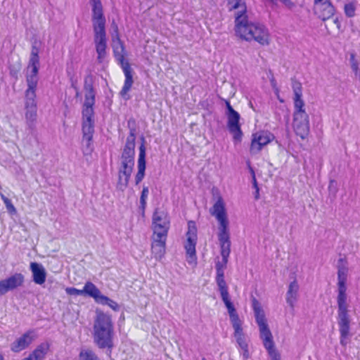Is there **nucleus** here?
I'll list each match as a JSON object with an SVG mask.
<instances>
[{
    "label": "nucleus",
    "mask_w": 360,
    "mask_h": 360,
    "mask_svg": "<svg viewBox=\"0 0 360 360\" xmlns=\"http://www.w3.org/2000/svg\"><path fill=\"white\" fill-rule=\"evenodd\" d=\"M347 269L344 266L338 265V323L340 331V342L343 346L347 344V339L350 333V318L347 304L346 295V281Z\"/></svg>",
    "instance_id": "f257e3e1"
},
{
    "label": "nucleus",
    "mask_w": 360,
    "mask_h": 360,
    "mask_svg": "<svg viewBox=\"0 0 360 360\" xmlns=\"http://www.w3.org/2000/svg\"><path fill=\"white\" fill-rule=\"evenodd\" d=\"M91 7V21L97 60L102 63L107 56L106 19L101 0H89Z\"/></svg>",
    "instance_id": "f03ea898"
},
{
    "label": "nucleus",
    "mask_w": 360,
    "mask_h": 360,
    "mask_svg": "<svg viewBox=\"0 0 360 360\" xmlns=\"http://www.w3.org/2000/svg\"><path fill=\"white\" fill-rule=\"evenodd\" d=\"M94 323L93 338L99 349H107L109 354L114 347V326L110 315L96 310Z\"/></svg>",
    "instance_id": "7ed1b4c3"
},
{
    "label": "nucleus",
    "mask_w": 360,
    "mask_h": 360,
    "mask_svg": "<svg viewBox=\"0 0 360 360\" xmlns=\"http://www.w3.org/2000/svg\"><path fill=\"white\" fill-rule=\"evenodd\" d=\"M236 37L242 40L257 42L262 46L270 44V34L265 25L249 20L248 16L234 25Z\"/></svg>",
    "instance_id": "20e7f679"
},
{
    "label": "nucleus",
    "mask_w": 360,
    "mask_h": 360,
    "mask_svg": "<svg viewBox=\"0 0 360 360\" xmlns=\"http://www.w3.org/2000/svg\"><path fill=\"white\" fill-rule=\"evenodd\" d=\"M252 309L256 323L259 327V337L270 359L281 360V354L275 348L273 335L268 326L264 311L256 299L252 300Z\"/></svg>",
    "instance_id": "39448f33"
},
{
    "label": "nucleus",
    "mask_w": 360,
    "mask_h": 360,
    "mask_svg": "<svg viewBox=\"0 0 360 360\" xmlns=\"http://www.w3.org/2000/svg\"><path fill=\"white\" fill-rule=\"evenodd\" d=\"M38 74L27 73V89L25 91V117L26 124L30 129H33L37 117V88Z\"/></svg>",
    "instance_id": "423d86ee"
},
{
    "label": "nucleus",
    "mask_w": 360,
    "mask_h": 360,
    "mask_svg": "<svg viewBox=\"0 0 360 360\" xmlns=\"http://www.w3.org/2000/svg\"><path fill=\"white\" fill-rule=\"evenodd\" d=\"M228 262V258L226 260H223L221 262H218L216 264V283L217 284L219 290L221 294V299L227 308L229 315L230 318L238 316V314L236 310L231 302L229 293L228 291V286L224 280V270L226 268V264Z\"/></svg>",
    "instance_id": "0eeeda50"
},
{
    "label": "nucleus",
    "mask_w": 360,
    "mask_h": 360,
    "mask_svg": "<svg viewBox=\"0 0 360 360\" xmlns=\"http://www.w3.org/2000/svg\"><path fill=\"white\" fill-rule=\"evenodd\" d=\"M113 54L118 64L121 66L125 77L124 83L120 94L124 98L127 100L129 97L127 96L134 83L133 70L129 62L125 60V47H116V49L113 50Z\"/></svg>",
    "instance_id": "6e6552de"
},
{
    "label": "nucleus",
    "mask_w": 360,
    "mask_h": 360,
    "mask_svg": "<svg viewBox=\"0 0 360 360\" xmlns=\"http://www.w3.org/2000/svg\"><path fill=\"white\" fill-rule=\"evenodd\" d=\"M227 118V128L229 131L233 135V139L235 143H239L242 140L243 131L241 130L240 114L236 111L231 106L229 101H226V112Z\"/></svg>",
    "instance_id": "1a4fd4ad"
},
{
    "label": "nucleus",
    "mask_w": 360,
    "mask_h": 360,
    "mask_svg": "<svg viewBox=\"0 0 360 360\" xmlns=\"http://www.w3.org/2000/svg\"><path fill=\"white\" fill-rule=\"evenodd\" d=\"M197 240V227L195 223L193 221H189L188 222L186 241L184 244V248L187 256V262L189 264H196L197 257L195 246Z\"/></svg>",
    "instance_id": "9d476101"
},
{
    "label": "nucleus",
    "mask_w": 360,
    "mask_h": 360,
    "mask_svg": "<svg viewBox=\"0 0 360 360\" xmlns=\"http://www.w3.org/2000/svg\"><path fill=\"white\" fill-rule=\"evenodd\" d=\"M233 328L234 330L233 336L236 338L238 347L240 349V354L243 356V360H248L250 358L248 344L245 339V333L242 328V321L239 316L230 318Z\"/></svg>",
    "instance_id": "9b49d317"
},
{
    "label": "nucleus",
    "mask_w": 360,
    "mask_h": 360,
    "mask_svg": "<svg viewBox=\"0 0 360 360\" xmlns=\"http://www.w3.org/2000/svg\"><path fill=\"white\" fill-rule=\"evenodd\" d=\"M131 120L128 122L129 134L127 138L125 145L122 152L121 164L134 165L136 129L130 126Z\"/></svg>",
    "instance_id": "f8f14e48"
},
{
    "label": "nucleus",
    "mask_w": 360,
    "mask_h": 360,
    "mask_svg": "<svg viewBox=\"0 0 360 360\" xmlns=\"http://www.w3.org/2000/svg\"><path fill=\"white\" fill-rule=\"evenodd\" d=\"M153 234H164L167 236L170 222L169 217L164 211L155 210L153 214Z\"/></svg>",
    "instance_id": "ddd939ff"
},
{
    "label": "nucleus",
    "mask_w": 360,
    "mask_h": 360,
    "mask_svg": "<svg viewBox=\"0 0 360 360\" xmlns=\"http://www.w3.org/2000/svg\"><path fill=\"white\" fill-rule=\"evenodd\" d=\"M292 127L297 136L302 140L309 134V117L308 114L293 115Z\"/></svg>",
    "instance_id": "4468645a"
},
{
    "label": "nucleus",
    "mask_w": 360,
    "mask_h": 360,
    "mask_svg": "<svg viewBox=\"0 0 360 360\" xmlns=\"http://www.w3.org/2000/svg\"><path fill=\"white\" fill-rule=\"evenodd\" d=\"M314 11L325 21L334 15L335 9L330 0H314Z\"/></svg>",
    "instance_id": "2eb2a0df"
},
{
    "label": "nucleus",
    "mask_w": 360,
    "mask_h": 360,
    "mask_svg": "<svg viewBox=\"0 0 360 360\" xmlns=\"http://www.w3.org/2000/svg\"><path fill=\"white\" fill-rule=\"evenodd\" d=\"M25 281L24 276L20 273H15L12 276L0 281V296L9 291L22 286Z\"/></svg>",
    "instance_id": "dca6fc26"
},
{
    "label": "nucleus",
    "mask_w": 360,
    "mask_h": 360,
    "mask_svg": "<svg viewBox=\"0 0 360 360\" xmlns=\"http://www.w3.org/2000/svg\"><path fill=\"white\" fill-rule=\"evenodd\" d=\"M226 7L229 12H234V25L248 16L245 0H226Z\"/></svg>",
    "instance_id": "f3484780"
},
{
    "label": "nucleus",
    "mask_w": 360,
    "mask_h": 360,
    "mask_svg": "<svg viewBox=\"0 0 360 360\" xmlns=\"http://www.w3.org/2000/svg\"><path fill=\"white\" fill-rule=\"evenodd\" d=\"M274 139V134L267 131L254 134L251 141L250 152L252 153H259L263 146L269 143Z\"/></svg>",
    "instance_id": "a211bd4d"
},
{
    "label": "nucleus",
    "mask_w": 360,
    "mask_h": 360,
    "mask_svg": "<svg viewBox=\"0 0 360 360\" xmlns=\"http://www.w3.org/2000/svg\"><path fill=\"white\" fill-rule=\"evenodd\" d=\"M167 236L164 234H153L151 252L157 260H160L165 254L166 240Z\"/></svg>",
    "instance_id": "6ab92c4d"
},
{
    "label": "nucleus",
    "mask_w": 360,
    "mask_h": 360,
    "mask_svg": "<svg viewBox=\"0 0 360 360\" xmlns=\"http://www.w3.org/2000/svg\"><path fill=\"white\" fill-rule=\"evenodd\" d=\"M210 214L215 217L219 224H229L225 208V203L222 197L219 196L217 201L210 209Z\"/></svg>",
    "instance_id": "aec40b11"
},
{
    "label": "nucleus",
    "mask_w": 360,
    "mask_h": 360,
    "mask_svg": "<svg viewBox=\"0 0 360 360\" xmlns=\"http://www.w3.org/2000/svg\"><path fill=\"white\" fill-rule=\"evenodd\" d=\"M96 285L92 282L87 281L82 290L73 287H68L65 288V292L70 295H84L93 298L96 296Z\"/></svg>",
    "instance_id": "412c9836"
},
{
    "label": "nucleus",
    "mask_w": 360,
    "mask_h": 360,
    "mask_svg": "<svg viewBox=\"0 0 360 360\" xmlns=\"http://www.w3.org/2000/svg\"><path fill=\"white\" fill-rule=\"evenodd\" d=\"M146 170V147L144 146V139L143 143L139 146V154L138 159V172L135 176V184L138 185L144 178Z\"/></svg>",
    "instance_id": "4be33fe9"
},
{
    "label": "nucleus",
    "mask_w": 360,
    "mask_h": 360,
    "mask_svg": "<svg viewBox=\"0 0 360 360\" xmlns=\"http://www.w3.org/2000/svg\"><path fill=\"white\" fill-rule=\"evenodd\" d=\"M32 333L33 331L32 330H29L24 333L21 337L12 343L11 349L13 352H20V351L26 349L34 340L32 336Z\"/></svg>",
    "instance_id": "5701e85b"
},
{
    "label": "nucleus",
    "mask_w": 360,
    "mask_h": 360,
    "mask_svg": "<svg viewBox=\"0 0 360 360\" xmlns=\"http://www.w3.org/2000/svg\"><path fill=\"white\" fill-rule=\"evenodd\" d=\"M30 270L32 273L33 281L36 284L42 285L45 283L46 272L42 264L37 262H31Z\"/></svg>",
    "instance_id": "b1692460"
},
{
    "label": "nucleus",
    "mask_w": 360,
    "mask_h": 360,
    "mask_svg": "<svg viewBox=\"0 0 360 360\" xmlns=\"http://www.w3.org/2000/svg\"><path fill=\"white\" fill-rule=\"evenodd\" d=\"M134 165L121 164L118 170V184L127 187Z\"/></svg>",
    "instance_id": "393cba45"
},
{
    "label": "nucleus",
    "mask_w": 360,
    "mask_h": 360,
    "mask_svg": "<svg viewBox=\"0 0 360 360\" xmlns=\"http://www.w3.org/2000/svg\"><path fill=\"white\" fill-rule=\"evenodd\" d=\"M299 288V285L295 279L293 281L290 283L286 292V302L292 309H294L295 304L298 299Z\"/></svg>",
    "instance_id": "a878e982"
},
{
    "label": "nucleus",
    "mask_w": 360,
    "mask_h": 360,
    "mask_svg": "<svg viewBox=\"0 0 360 360\" xmlns=\"http://www.w3.org/2000/svg\"><path fill=\"white\" fill-rule=\"evenodd\" d=\"M39 49L35 45L33 44L32 46L31 55L28 64V69H31L29 73L38 74L39 69Z\"/></svg>",
    "instance_id": "bb28decb"
},
{
    "label": "nucleus",
    "mask_w": 360,
    "mask_h": 360,
    "mask_svg": "<svg viewBox=\"0 0 360 360\" xmlns=\"http://www.w3.org/2000/svg\"><path fill=\"white\" fill-rule=\"evenodd\" d=\"M95 300V302L98 304H102V305H108L109 307H110L114 311H118L119 310V305L118 304L115 302L114 300L110 299L108 297L102 295L100 290L96 288V297H93Z\"/></svg>",
    "instance_id": "cd10ccee"
},
{
    "label": "nucleus",
    "mask_w": 360,
    "mask_h": 360,
    "mask_svg": "<svg viewBox=\"0 0 360 360\" xmlns=\"http://www.w3.org/2000/svg\"><path fill=\"white\" fill-rule=\"evenodd\" d=\"M218 239L219 244L231 243L229 224H219Z\"/></svg>",
    "instance_id": "c85d7f7f"
},
{
    "label": "nucleus",
    "mask_w": 360,
    "mask_h": 360,
    "mask_svg": "<svg viewBox=\"0 0 360 360\" xmlns=\"http://www.w3.org/2000/svg\"><path fill=\"white\" fill-rule=\"evenodd\" d=\"M94 104L95 103H84L82 108V118L84 122H94Z\"/></svg>",
    "instance_id": "c756f323"
},
{
    "label": "nucleus",
    "mask_w": 360,
    "mask_h": 360,
    "mask_svg": "<svg viewBox=\"0 0 360 360\" xmlns=\"http://www.w3.org/2000/svg\"><path fill=\"white\" fill-rule=\"evenodd\" d=\"M48 351V346L41 344L29 355L32 360H42Z\"/></svg>",
    "instance_id": "7c9ffc66"
},
{
    "label": "nucleus",
    "mask_w": 360,
    "mask_h": 360,
    "mask_svg": "<svg viewBox=\"0 0 360 360\" xmlns=\"http://www.w3.org/2000/svg\"><path fill=\"white\" fill-rule=\"evenodd\" d=\"M78 360H101L98 356L91 349H82L78 356Z\"/></svg>",
    "instance_id": "2f4dec72"
},
{
    "label": "nucleus",
    "mask_w": 360,
    "mask_h": 360,
    "mask_svg": "<svg viewBox=\"0 0 360 360\" xmlns=\"http://www.w3.org/2000/svg\"><path fill=\"white\" fill-rule=\"evenodd\" d=\"M302 96L294 97V111L293 115L307 114L304 109V101L302 98Z\"/></svg>",
    "instance_id": "473e14b6"
},
{
    "label": "nucleus",
    "mask_w": 360,
    "mask_h": 360,
    "mask_svg": "<svg viewBox=\"0 0 360 360\" xmlns=\"http://www.w3.org/2000/svg\"><path fill=\"white\" fill-rule=\"evenodd\" d=\"M94 133V122L82 121V138H93Z\"/></svg>",
    "instance_id": "72a5a7b5"
},
{
    "label": "nucleus",
    "mask_w": 360,
    "mask_h": 360,
    "mask_svg": "<svg viewBox=\"0 0 360 360\" xmlns=\"http://www.w3.org/2000/svg\"><path fill=\"white\" fill-rule=\"evenodd\" d=\"M149 194V189L148 186H143L141 196H140V205H139V210L141 212V214L143 216L145 213V210L146 207V200L148 198Z\"/></svg>",
    "instance_id": "f704fd0d"
},
{
    "label": "nucleus",
    "mask_w": 360,
    "mask_h": 360,
    "mask_svg": "<svg viewBox=\"0 0 360 360\" xmlns=\"http://www.w3.org/2000/svg\"><path fill=\"white\" fill-rule=\"evenodd\" d=\"M93 138H82V152L84 155H90L93 150Z\"/></svg>",
    "instance_id": "c9c22d12"
},
{
    "label": "nucleus",
    "mask_w": 360,
    "mask_h": 360,
    "mask_svg": "<svg viewBox=\"0 0 360 360\" xmlns=\"http://www.w3.org/2000/svg\"><path fill=\"white\" fill-rule=\"evenodd\" d=\"M112 46L113 50L115 49H116V47H117V48L124 47V43L122 42V41L121 40V39L120 37L119 32H118V28L117 26H116V29L115 30V34L112 35Z\"/></svg>",
    "instance_id": "e433bc0d"
},
{
    "label": "nucleus",
    "mask_w": 360,
    "mask_h": 360,
    "mask_svg": "<svg viewBox=\"0 0 360 360\" xmlns=\"http://www.w3.org/2000/svg\"><path fill=\"white\" fill-rule=\"evenodd\" d=\"M292 88L294 93V97L302 96V86L300 82L292 79Z\"/></svg>",
    "instance_id": "4c0bfd02"
},
{
    "label": "nucleus",
    "mask_w": 360,
    "mask_h": 360,
    "mask_svg": "<svg viewBox=\"0 0 360 360\" xmlns=\"http://www.w3.org/2000/svg\"><path fill=\"white\" fill-rule=\"evenodd\" d=\"M221 248V255L223 258V260H226V258H229L230 252H231V243L220 244Z\"/></svg>",
    "instance_id": "58836bf2"
},
{
    "label": "nucleus",
    "mask_w": 360,
    "mask_h": 360,
    "mask_svg": "<svg viewBox=\"0 0 360 360\" xmlns=\"http://www.w3.org/2000/svg\"><path fill=\"white\" fill-rule=\"evenodd\" d=\"M344 11L345 15L349 17L352 18L354 17L355 15V11H356V5L354 3H348L345 5Z\"/></svg>",
    "instance_id": "ea45409f"
},
{
    "label": "nucleus",
    "mask_w": 360,
    "mask_h": 360,
    "mask_svg": "<svg viewBox=\"0 0 360 360\" xmlns=\"http://www.w3.org/2000/svg\"><path fill=\"white\" fill-rule=\"evenodd\" d=\"M93 77L91 75H87L86 77H85L84 82V91H94V88L93 86Z\"/></svg>",
    "instance_id": "a19ab883"
},
{
    "label": "nucleus",
    "mask_w": 360,
    "mask_h": 360,
    "mask_svg": "<svg viewBox=\"0 0 360 360\" xmlns=\"http://www.w3.org/2000/svg\"><path fill=\"white\" fill-rule=\"evenodd\" d=\"M0 197L3 202H4L6 209L10 212H15L16 210L13 203L11 202V200L8 199L7 197H6L2 193L0 194Z\"/></svg>",
    "instance_id": "79ce46f5"
},
{
    "label": "nucleus",
    "mask_w": 360,
    "mask_h": 360,
    "mask_svg": "<svg viewBox=\"0 0 360 360\" xmlns=\"http://www.w3.org/2000/svg\"><path fill=\"white\" fill-rule=\"evenodd\" d=\"M84 97L85 100L84 103H95V90L91 91H85Z\"/></svg>",
    "instance_id": "37998d69"
},
{
    "label": "nucleus",
    "mask_w": 360,
    "mask_h": 360,
    "mask_svg": "<svg viewBox=\"0 0 360 360\" xmlns=\"http://www.w3.org/2000/svg\"><path fill=\"white\" fill-rule=\"evenodd\" d=\"M349 62H350L351 68H352V70L356 74L358 72V70H359V63L355 58L354 53L350 54Z\"/></svg>",
    "instance_id": "c03bdc74"
},
{
    "label": "nucleus",
    "mask_w": 360,
    "mask_h": 360,
    "mask_svg": "<svg viewBox=\"0 0 360 360\" xmlns=\"http://www.w3.org/2000/svg\"><path fill=\"white\" fill-rule=\"evenodd\" d=\"M67 74L68 77H70V78L72 87L74 89L77 90L78 88L77 86V81L73 80V76L72 75V73L70 72L69 68H67Z\"/></svg>",
    "instance_id": "a18cd8bd"
},
{
    "label": "nucleus",
    "mask_w": 360,
    "mask_h": 360,
    "mask_svg": "<svg viewBox=\"0 0 360 360\" xmlns=\"http://www.w3.org/2000/svg\"><path fill=\"white\" fill-rule=\"evenodd\" d=\"M288 8H292L293 3L290 0H280Z\"/></svg>",
    "instance_id": "49530a36"
},
{
    "label": "nucleus",
    "mask_w": 360,
    "mask_h": 360,
    "mask_svg": "<svg viewBox=\"0 0 360 360\" xmlns=\"http://www.w3.org/2000/svg\"><path fill=\"white\" fill-rule=\"evenodd\" d=\"M252 184H253L254 188L257 190V193H258L259 187L257 185L256 176L252 177Z\"/></svg>",
    "instance_id": "de8ad7c7"
},
{
    "label": "nucleus",
    "mask_w": 360,
    "mask_h": 360,
    "mask_svg": "<svg viewBox=\"0 0 360 360\" xmlns=\"http://www.w3.org/2000/svg\"><path fill=\"white\" fill-rule=\"evenodd\" d=\"M249 169H250V173L252 174V178L253 176H255V171H254L253 168L250 165H249Z\"/></svg>",
    "instance_id": "09e8293b"
},
{
    "label": "nucleus",
    "mask_w": 360,
    "mask_h": 360,
    "mask_svg": "<svg viewBox=\"0 0 360 360\" xmlns=\"http://www.w3.org/2000/svg\"><path fill=\"white\" fill-rule=\"evenodd\" d=\"M334 23L337 25V27L338 28H340V22H339L338 18H336L335 19H334Z\"/></svg>",
    "instance_id": "8fccbe9b"
},
{
    "label": "nucleus",
    "mask_w": 360,
    "mask_h": 360,
    "mask_svg": "<svg viewBox=\"0 0 360 360\" xmlns=\"http://www.w3.org/2000/svg\"><path fill=\"white\" fill-rule=\"evenodd\" d=\"M4 356L1 354H0V360H4Z\"/></svg>",
    "instance_id": "3c124183"
},
{
    "label": "nucleus",
    "mask_w": 360,
    "mask_h": 360,
    "mask_svg": "<svg viewBox=\"0 0 360 360\" xmlns=\"http://www.w3.org/2000/svg\"><path fill=\"white\" fill-rule=\"evenodd\" d=\"M22 360H32V359H31V357L28 356V357L25 358V359H22Z\"/></svg>",
    "instance_id": "603ef678"
},
{
    "label": "nucleus",
    "mask_w": 360,
    "mask_h": 360,
    "mask_svg": "<svg viewBox=\"0 0 360 360\" xmlns=\"http://www.w3.org/2000/svg\"><path fill=\"white\" fill-rule=\"evenodd\" d=\"M79 91L77 89V90H76V96L77 97V96H79Z\"/></svg>",
    "instance_id": "864d4df0"
},
{
    "label": "nucleus",
    "mask_w": 360,
    "mask_h": 360,
    "mask_svg": "<svg viewBox=\"0 0 360 360\" xmlns=\"http://www.w3.org/2000/svg\"><path fill=\"white\" fill-rule=\"evenodd\" d=\"M255 198L256 199H258L259 198V194L257 195V193L256 192L255 193Z\"/></svg>",
    "instance_id": "5fc2aeb1"
},
{
    "label": "nucleus",
    "mask_w": 360,
    "mask_h": 360,
    "mask_svg": "<svg viewBox=\"0 0 360 360\" xmlns=\"http://www.w3.org/2000/svg\"><path fill=\"white\" fill-rule=\"evenodd\" d=\"M271 84H272V86H274V85H275V82H274V79H272V80H271Z\"/></svg>",
    "instance_id": "6e6d98bb"
},
{
    "label": "nucleus",
    "mask_w": 360,
    "mask_h": 360,
    "mask_svg": "<svg viewBox=\"0 0 360 360\" xmlns=\"http://www.w3.org/2000/svg\"><path fill=\"white\" fill-rule=\"evenodd\" d=\"M202 360H207L205 358H202Z\"/></svg>",
    "instance_id": "4d7b16f0"
}]
</instances>
